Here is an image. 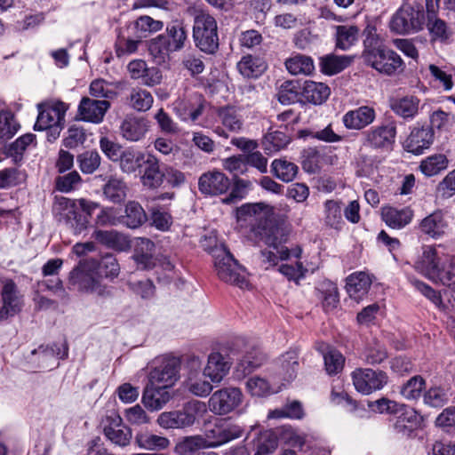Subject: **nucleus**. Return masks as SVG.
Here are the masks:
<instances>
[{"instance_id": "1", "label": "nucleus", "mask_w": 455, "mask_h": 455, "mask_svg": "<svg viewBox=\"0 0 455 455\" xmlns=\"http://www.w3.org/2000/svg\"><path fill=\"white\" fill-rule=\"evenodd\" d=\"M239 232L249 241L263 243L275 249L280 256H290L283 245L288 236V229L283 220L278 218L273 206L265 203L244 204L235 211Z\"/></svg>"}, {"instance_id": "2", "label": "nucleus", "mask_w": 455, "mask_h": 455, "mask_svg": "<svg viewBox=\"0 0 455 455\" xmlns=\"http://www.w3.org/2000/svg\"><path fill=\"white\" fill-rule=\"evenodd\" d=\"M120 266L116 258H82L69 272L68 288L81 293L108 298L113 295L112 287L101 283L103 278L110 281L118 276Z\"/></svg>"}, {"instance_id": "3", "label": "nucleus", "mask_w": 455, "mask_h": 455, "mask_svg": "<svg viewBox=\"0 0 455 455\" xmlns=\"http://www.w3.org/2000/svg\"><path fill=\"white\" fill-rule=\"evenodd\" d=\"M425 12L421 2L407 0L394 14L390 21L391 30L397 34L415 33L423 28Z\"/></svg>"}, {"instance_id": "4", "label": "nucleus", "mask_w": 455, "mask_h": 455, "mask_svg": "<svg viewBox=\"0 0 455 455\" xmlns=\"http://www.w3.org/2000/svg\"><path fill=\"white\" fill-rule=\"evenodd\" d=\"M244 344L243 338H235L228 341L218 352H212L208 356V362L203 374L214 383L220 382L228 373L233 358L231 355L237 352V347Z\"/></svg>"}, {"instance_id": "5", "label": "nucleus", "mask_w": 455, "mask_h": 455, "mask_svg": "<svg viewBox=\"0 0 455 455\" xmlns=\"http://www.w3.org/2000/svg\"><path fill=\"white\" fill-rule=\"evenodd\" d=\"M415 269L434 282H440L455 291V263L449 258H420Z\"/></svg>"}, {"instance_id": "6", "label": "nucleus", "mask_w": 455, "mask_h": 455, "mask_svg": "<svg viewBox=\"0 0 455 455\" xmlns=\"http://www.w3.org/2000/svg\"><path fill=\"white\" fill-rule=\"evenodd\" d=\"M92 238L94 241L77 243L73 246V252L76 256H83L85 253L95 251L96 243L116 252L126 251L131 247L128 237L114 229L95 228L92 234Z\"/></svg>"}, {"instance_id": "7", "label": "nucleus", "mask_w": 455, "mask_h": 455, "mask_svg": "<svg viewBox=\"0 0 455 455\" xmlns=\"http://www.w3.org/2000/svg\"><path fill=\"white\" fill-rule=\"evenodd\" d=\"M193 38L196 47L202 52L213 54L219 48L216 20L206 12L196 14L194 20Z\"/></svg>"}, {"instance_id": "8", "label": "nucleus", "mask_w": 455, "mask_h": 455, "mask_svg": "<svg viewBox=\"0 0 455 455\" xmlns=\"http://www.w3.org/2000/svg\"><path fill=\"white\" fill-rule=\"evenodd\" d=\"M38 108L39 114L34 126L35 130H49L54 133V139H56L64 124L68 106L62 101H54L40 104Z\"/></svg>"}, {"instance_id": "9", "label": "nucleus", "mask_w": 455, "mask_h": 455, "mask_svg": "<svg viewBox=\"0 0 455 455\" xmlns=\"http://www.w3.org/2000/svg\"><path fill=\"white\" fill-rule=\"evenodd\" d=\"M181 358L177 356H164L154 363L148 375V382L151 385L166 386L172 387L180 379Z\"/></svg>"}, {"instance_id": "10", "label": "nucleus", "mask_w": 455, "mask_h": 455, "mask_svg": "<svg viewBox=\"0 0 455 455\" xmlns=\"http://www.w3.org/2000/svg\"><path fill=\"white\" fill-rule=\"evenodd\" d=\"M214 267L219 279L222 282L241 289L249 286L246 268L238 262L236 258H216Z\"/></svg>"}, {"instance_id": "11", "label": "nucleus", "mask_w": 455, "mask_h": 455, "mask_svg": "<svg viewBox=\"0 0 455 455\" xmlns=\"http://www.w3.org/2000/svg\"><path fill=\"white\" fill-rule=\"evenodd\" d=\"M352 380L355 390L367 395L381 390L387 384L388 376L381 370L358 368L352 372Z\"/></svg>"}, {"instance_id": "12", "label": "nucleus", "mask_w": 455, "mask_h": 455, "mask_svg": "<svg viewBox=\"0 0 455 455\" xmlns=\"http://www.w3.org/2000/svg\"><path fill=\"white\" fill-rule=\"evenodd\" d=\"M396 132L394 121L372 126L363 133V144L374 149L389 150L395 144Z\"/></svg>"}, {"instance_id": "13", "label": "nucleus", "mask_w": 455, "mask_h": 455, "mask_svg": "<svg viewBox=\"0 0 455 455\" xmlns=\"http://www.w3.org/2000/svg\"><path fill=\"white\" fill-rule=\"evenodd\" d=\"M364 62L380 74L392 76L403 68L402 58L392 49L381 48L377 52H367Z\"/></svg>"}, {"instance_id": "14", "label": "nucleus", "mask_w": 455, "mask_h": 455, "mask_svg": "<svg viewBox=\"0 0 455 455\" xmlns=\"http://www.w3.org/2000/svg\"><path fill=\"white\" fill-rule=\"evenodd\" d=\"M102 433L111 443L125 447L130 444L132 433V429L123 423L121 416L116 412L107 415L101 422Z\"/></svg>"}, {"instance_id": "15", "label": "nucleus", "mask_w": 455, "mask_h": 455, "mask_svg": "<svg viewBox=\"0 0 455 455\" xmlns=\"http://www.w3.org/2000/svg\"><path fill=\"white\" fill-rule=\"evenodd\" d=\"M242 400L243 393L239 387H223L212 395L209 407L213 413L225 415L236 409Z\"/></svg>"}, {"instance_id": "16", "label": "nucleus", "mask_w": 455, "mask_h": 455, "mask_svg": "<svg viewBox=\"0 0 455 455\" xmlns=\"http://www.w3.org/2000/svg\"><path fill=\"white\" fill-rule=\"evenodd\" d=\"M389 421L392 422L393 430L397 435L412 438L416 435V431L421 427L423 418L416 410L404 404L402 411L390 419Z\"/></svg>"}, {"instance_id": "17", "label": "nucleus", "mask_w": 455, "mask_h": 455, "mask_svg": "<svg viewBox=\"0 0 455 455\" xmlns=\"http://www.w3.org/2000/svg\"><path fill=\"white\" fill-rule=\"evenodd\" d=\"M206 106L205 100L200 94L179 99L173 103L177 116L184 122L196 123L202 116Z\"/></svg>"}, {"instance_id": "18", "label": "nucleus", "mask_w": 455, "mask_h": 455, "mask_svg": "<svg viewBox=\"0 0 455 455\" xmlns=\"http://www.w3.org/2000/svg\"><path fill=\"white\" fill-rule=\"evenodd\" d=\"M228 177L218 170L203 173L198 180V189L205 196H220L230 188Z\"/></svg>"}, {"instance_id": "19", "label": "nucleus", "mask_w": 455, "mask_h": 455, "mask_svg": "<svg viewBox=\"0 0 455 455\" xmlns=\"http://www.w3.org/2000/svg\"><path fill=\"white\" fill-rule=\"evenodd\" d=\"M315 295L321 302L325 313L334 311L339 306V292L336 283L324 279L317 283L315 288Z\"/></svg>"}, {"instance_id": "20", "label": "nucleus", "mask_w": 455, "mask_h": 455, "mask_svg": "<svg viewBox=\"0 0 455 455\" xmlns=\"http://www.w3.org/2000/svg\"><path fill=\"white\" fill-rule=\"evenodd\" d=\"M109 108L110 103L108 100L84 97L78 106V114L84 121L100 124Z\"/></svg>"}, {"instance_id": "21", "label": "nucleus", "mask_w": 455, "mask_h": 455, "mask_svg": "<svg viewBox=\"0 0 455 455\" xmlns=\"http://www.w3.org/2000/svg\"><path fill=\"white\" fill-rule=\"evenodd\" d=\"M376 119V111L371 106H361L347 111L342 118L346 128L350 130H363L371 124Z\"/></svg>"}, {"instance_id": "22", "label": "nucleus", "mask_w": 455, "mask_h": 455, "mask_svg": "<svg viewBox=\"0 0 455 455\" xmlns=\"http://www.w3.org/2000/svg\"><path fill=\"white\" fill-rule=\"evenodd\" d=\"M373 275L365 272H355L347 277L346 289L349 297L359 303L368 294Z\"/></svg>"}, {"instance_id": "23", "label": "nucleus", "mask_w": 455, "mask_h": 455, "mask_svg": "<svg viewBox=\"0 0 455 455\" xmlns=\"http://www.w3.org/2000/svg\"><path fill=\"white\" fill-rule=\"evenodd\" d=\"M260 427L259 425L251 426L246 439L254 434L255 437L252 441H257L255 451L260 452L262 455H269L278 447V437L273 429L262 430Z\"/></svg>"}, {"instance_id": "24", "label": "nucleus", "mask_w": 455, "mask_h": 455, "mask_svg": "<svg viewBox=\"0 0 455 455\" xmlns=\"http://www.w3.org/2000/svg\"><path fill=\"white\" fill-rule=\"evenodd\" d=\"M169 389L166 386L151 385L148 382L142 394L143 404L151 411L162 409L172 397Z\"/></svg>"}, {"instance_id": "25", "label": "nucleus", "mask_w": 455, "mask_h": 455, "mask_svg": "<svg viewBox=\"0 0 455 455\" xmlns=\"http://www.w3.org/2000/svg\"><path fill=\"white\" fill-rule=\"evenodd\" d=\"M434 141V132L430 127L414 128L405 141V148L408 152L420 155L428 148Z\"/></svg>"}, {"instance_id": "26", "label": "nucleus", "mask_w": 455, "mask_h": 455, "mask_svg": "<svg viewBox=\"0 0 455 455\" xmlns=\"http://www.w3.org/2000/svg\"><path fill=\"white\" fill-rule=\"evenodd\" d=\"M137 267L144 270H153L157 281L168 279L169 273L174 269L170 258H132Z\"/></svg>"}, {"instance_id": "27", "label": "nucleus", "mask_w": 455, "mask_h": 455, "mask_svg": "<svg viewBox=\"0 0 455 455\" xmlns=\"http://www.w3.org/2000/svg\"><path fill=\"white\" fill-rule=\"evenodd\" d=\"M426 7L428 12L427 23V30L434 40L443 41L449 37L450 32L446 22L435 14V8L438 7L440 0H425Z\"/></svg>"}, {"instance_id": "28", "label": "nucleus", "mask_w": 455, "mask_h": 455, "mask_svg": "<svg viewBox=\"0 0 455 455\" xmlns=\"http://www.w3.org/2000/svg\"><path fill=\"white\" fill-rule=\"evenodd\" d=\"M266 360V355L260 347L252 345L249 347L244 355L239 359L236 365V371L243 376L251 374L254 370L260 367Z\"/></svg>"}, {"instance_id": "29", "label": "nucleus", "mask_w": 455, "mask_h": 455, "mask_svg": "<svg viewBox=\"0 0 455 455\" xmlns=\"http://www.w3.org/2000/svg\"><path fill=\"white\" fill-rule=\"evenodd\" d=\"M143 163L145 164L144 172L141 176L143 186L148 188H159L164 181V174L160 170L158 159L155 156L148 154Z\"/></svg>"}, {"instance_id": "30", "label": "nucleus", "mask_w": 455, "mask_h": 455, "mask_svg": "<svg viewBox=\"0 0 455 455\" xmlns=\"http://www.w3.org/2000/svg\"><path fill=\"white\" fill-rule=\"evenodd\" d=\"M419 228L425 235L438 239L445 234L448 228V222L443 213L441 211H437L424 218L420 222Z\"/></svg>"}, {"instance_id": "31", "label": "nucleus", "mask_w": 455, "mask_h": 455, "mask_svg": "<svg viewBox=\"0 0 455 455\" xmlns=\"http://www.w3.org/2000/svg\"><path fill=\"white\" fill-rule=\"evenodd\" d=\"M120 129L125 140L139 141L148 131V121L143 117H127L123 121Z\"/></svg>"}, {"instance_id": "32", "label": "nucleus", "mask_w": 455, "mask_h": 455, "mask_svg": "<svg viewBox=\"0 0 455 455\" xmlns=\"http://www.w3.org/2000/svg\"><path fill=\"white\" fill-rule=\"evenodd\" d=\"M419 102L418 97L407 95L393 100L390 102V108L403 119H412L418 115Z\"/></svg>"}, {"instance_id": "33", "label": "nucleus", "mask_w": 455, "mask_h": 455, "mask_svg": "<svg viewBox=\"0 0 455 455\" xmlns=\"http://www.w3.org/2000/svg\"><path fill=\"white\" fill-rule=\"evenodd\" d=\"M204 404L198 401L188 402L184 404L182 410L174 411L176 424L178 428H184L192 426L200 411H203Z\"/></svg>"}, {"instance_id": "34", "label": "nucleus", "mask_w": 455, "mask_h": 455, "mask_svg": "<svg viewBox=\"0 0 455 455\" xmlns=\"http://www.w3.org/2000/svg\"><path fill=\"white\" fill-rule=\"evenodd\" d=\"M302 96L306 101L320 105L330 96V88L323 83L307 81L303 87Z\"/></svg>"}, {"instance_id": "35", "label": "nucleus", "mask_w": 455, "mask_h": 455, "mask_svg": "<svg viewBox=\"0 0 455 455\" xmlns=\"http://www.w3.org/2000/svg\"><path fill=\"white\" fill-rule=\"evenodd\" d=\"M449 388L443 385L431 386L423 393V403L432 408H442L449 403Z\"/></svg>"}, {"instance_id": "36", "label": "nucleus", "mask_w": 455, "mask_h": 455, "mask_svg": "<svg viewBox=\"0 0 455 455\" xmlns=\"http://www.w3.org/2000/svg\"><path fill=\"white\" fill-rule=\"evenodd\" d=\"M127 102L134 110L146 112L151 108L154 103V98L150 92L136 87L131 89Z\"/></svg>"}, {"instance_id": "37", "label": "nucleus", "mask_w": 455, "mask_h": 455, "mask_svg": "<svg viewBox=\"0 0 455 455\" xmlns=\"http://www.w3.org/2000/svg\"><path fill=\"white\" fill-rule=\"evenodd\" d=\"M135 443L141 449L154 451L166 449L170 445V441L164 436L140 431L135 435Z\"/></svg>"}, {"instance_id": "38", "label": "nucleus", "mask_w": 455, "mask_h": 455, "mask_svg": "<svg viewBox=\"0 0 455 455\" xmlns=\"http://www.w3.org/2000/svg\"><path fill=\"white\" fill-rule=\"evenodd\" d=\"M210 433L212 434L214 438L213 441H212L211 445L217 447L241 437L243 435V429L236 425H228L226 427L216 426L210 431Z\"/></svg>"}, {"instance_id": "39", "label": "nucleus", "mask_w": 455, "mask_h": 455, "mask_svg": "<svg viewBox=\"0 0 455 455\" xmlns=\"http://www.w3.org/2000/svg\"><path fill=\"white\" fill-rule=\"evenodd\" d=\"M426 385V379L421 375H414L401 386L400 395L409 401H417L423 397Z\"/></svg>"}, {"instance_id": "40", "label": "nucleus", "mask_w": 455, "mask_h": 455, "mask_svg": "<svg viewBox=\"0 0 455 455\" xmlns=\"http://www.w3.org/2000/svg\"><path fill=\"white\" fill-rule=\"evenodd\" d=\"M382 219L390 228H402L411 222L412 212L409 209L397 210L389 207L383 209Z\"/></svg>"}, {"instance_id": "41", "label": "nucleus", "mask_w": 455, "mask_h": 455, "mask_svg": "<svg viewBox=\"0 0 455 455\" xmlns=\"http://www.w3.org/2000/svg\"><path fill=\"white\" fill-rule=\"evenodd\" d=\"M285 67L289 73L294 76L310 75L314 68L313 60L309 56L295 54L285 61Z\"/></svg>"}, {"instance_id": "42", "label": "nucleus", "mask_w": 455, "mask_h": 455, "mask_svg": "<svg viewBox=\"0 0 455 455\" xmlns=\"http://www.w3.org/2000/svg\"><path fill=\"white\" fill-rule=\"evenodd\" d=\"M404 404L405 403H398L386 396H382L375 401L367 400V406L372 412L387 414L393 418L402 411Z\"/></svg>"}, {"instance_id": "43", "label": "nucleus", "mask_w": 455, "mask_h": 455, "mask_svg": "<svg viewBox=\"0 0 455 455\" xmlns=\"http://www.w3.org/2000/svg\"><path fill=\"white\" fill-rule=\"evenodd\" d=\"M124 212V223L130 228H137L148 220L145 210L135 201L126 204Z\"/></svg>"}, {"instance_id": "44", "label": "nucleus", "mask_w": 455, "mask_h": 455, "mask_svg": "<svg viewBox=\"0 0 455 455\" xmlns=\"http://www.w3.org/2000/svg\"><path fill=\"white\" fill-rule=\"evenodd\" d=\"M331 398L334 403L343 406L347 411L351 413H356L362 417L363 414L366 412L364 404L353 399L345 391H336L335 389H332L331 393Z\"/></svg>"}, {"instance_id": "45", "label": "nucleus", "mask_w": 455, "mask_h": 455, "mask_svg": "<svg viewBox=\"0 0 455 455\" xmlns=\"http://www.w3.org/2000/svg\"><path fill=\"white\" fill-rule=\"evenodd\" d=\"M127 187L122 179L111 177L103 187L105 197L112 203L118 204L126 197Z\"/></svg>"}, {"instance_id": "46", "label": "nucleus", "mask_w": 455, "mask_h": 455, "mask_svg": "<svg viewBox=\"0 0 455 455\" xmlns=\"http://www.w3.org/2000/svg\"><path fill=\"white\" fill-rule=\"evenodd\" d=\"M359 29L356 26L340 25L336 27V45L341 50H348L358 40Z\"/></svg>"}, {"instance_id": "47", "label": "nucleus", "mask_w": 455, "mask_h": 455, "mask_svg": "<svg viewBox=\"0 0 455 455\" xmlns=\"http://www.w3.org/2000/svg\"><path fill=\"white\" fill-rule=\"evenodd\" d=\"M164 28V23L161 20H156L150 16H140L133 24L135 36L137 38H146L151 33L160 31Z\"/></svg>"}, {"instance_id": "48", "label": "nucleus", "mask_w": 455, "mask_h": 455, "mask_svg": "<svg viewBox=\"0 0 455 455\" xmlns=\"http://www.w3.org/2000/svg\"><path fill=\"white\" fill-rule=\"evenodd\" d=\"M237 68L245 77H258L266 69V65L261 59L247 55L238 62Z\"/></svg>"}, {"instance_id": "49", "label": "nucleus", "mask_w": 455, "mask_h": 455, "mask_svg": "<svg viewBox=\"0 0 455 455\" xmlns=\"http://www.w3.org/2000/svg\"><path fill=\"white\" fill-rule=\"evenodd\" d=\"M352 60L348 56L328 55L323 57L320 62L321 70L326 75L339 73L351 64Z\"/></svg>"}, {"instance_id": "50", "label": "nucleus", "mask_w": 455, "mask_h": 455, "mask_svg": "<svg viewBox=\"0 0 455 455\" xmlns=\"http://www.w3.org/2000/svg\"><path fill=\"white\" fill-rule=\"evenodd\" d=\"M218 116L223 126L232 132H238L243 128V120L233 107H223L218 110Z\"/></svg>"}, {"instance_id": "51", "label": "nucleus", "mask_w": 455, "mask_h": 455, "mask_svg": "<svg viewBox=\"0 0 455 455\" xmlns=\"http://www.w3.org/2000/svg\"><path fill=\"white\" fill-rule=\"evenodd\" d=\"M323 361L325 371L330 376L339 374L344 368L345 357L337 348L329 347L323 354Z\"/></svg>"}, {"instance_id": "52", "label": "nucleus", "mask_w": 455, "mask_h": 455, "mask_svg": "<svg viewBox=\"0 0 455 455\" xmlns=\"http://www.w3.org/2000/svg\"><path fill=\"white\" fill-rule=\"evenodd\" d=\"M274 175L283 182H291L298 172V166L286 160L275 159L271 164Z\"/></svg>"}, {"instance_id": "53", "label": "nucleus", "mask_w": 455, "mask_h": 455, "mask_svg": "<svg viewBox=\"0 0 455 455\" xmlns=\"http://www.w3.org/2000/svg\"><path fill=\"white\" fill-rule=\"evenodd\" d=\"M166 36L170 39L172 51H180L185 46L188 36L182 23L178 21L169 23L166 27Z\"/></svg>"}, {"instance_id": "54", "label": "nucleus", "mask_w": 455, "mask_h": 455, "mask_svg": "<svg viewBox=\"0 0 455 455\" xmlns=\"http://www.w3.org/2000/svg\"><path fill=\"white\" fill-rule=\"evenodd\" d=\"M448 166V159L443 154L433 155L424 159L420 164L421 172L428 177L438 174Z\"/></svg>"}, {"instance_id": "55", "label": "nucleus", "mask_w": 455, "mask_h": 455, "mask_svg": "<svg viewBox=\"0 0 455 455\" xmlns=\"http://www.w3.org/2000/svg\"><path fill=\"white\" fill-rule=\"evenodd\" d=\"M304 410L299 401H292L286 403L282 409H275L269 411L268 418L281 419L289 418L293 419H301L304 417Z\"/></svg>"}, {"instance_id": "56", "label": "nucleus", "mask_w": 455, "mask_h": 455, "mask_svg": "<svg viewBox=\"0 0 455 455\" xmlns=\"http://www.w3.org/2000/svg\"><path fill=\"white\" fill-rule=\"evenodd\" d=\"M118 159L120 168L126 173H132L140 165V162L144 161V155L140 152H136L132 148L124 149Z\"/></svg>"}, {"instance_id": "57", "label": "nucleus", "mask_w": 455, "mask_h": 455, "mask_svg": "<svg viewBox=\"0 0 455 455\" xmlns=\"http://www.w3.org/2000/svg\"><path fill=\"white\" fill-rule=\"evenodd\" d=\"M435 426L443 433L455 434V406L446 407L435 418Z\"/></svg>"}, {"instance_id": "58", "label": "nucleus", "mask_w": 455, "mask_h": 455, "mask_svg": "<svg viewBox=\"0 0 455 455\" xmlns=\"http://www.w3.org/2000/svg\"><path fill=\"white\" fill-rule=\"evenodd\" d=\"M77 164L84 174L93 173L100 165V156L97 151H85L77 156Z\"/></svg>"}, {"instance_id": "59", "label": "nucleus", "mask_w": 455, "mask_h": 455, "mask_svg": "<svg viewBox=\"0 0 455 455\" xmlns=\"http://www.w3.org/2000/svg\"><path fill=\"white\" fill-rule=\"evenodd\" d=\"M325 223L332 228L339 229L343 224L339 203L328 200L324 204Z\"/></svg>"}, {"instance_id": "60", "label": "nucleus", "mask_w": 455, "mask_h": 455, "mask_svg": "<svg viewBox=\"0 0 455 455\" xmlns=\"http://www.w3.org/2000/svg\"><path fill=\"white\" fill-rule=\"evenodd\" d=\"M289 142L290 139L284 132L275 131L264 137L263 145L266 151L272 153L283 149Z\"/></svg>"}, {"instance_id": "61", "label": "nucleus", "mask_w": 455, "mask_h": 455, "mask_svg": "<svg viewBox=\"0 0 455 455\" xmlns=\"http://www.w3.org/2000/svg\"><path fill=\"white\" fill-rule=\"evenodd\" d=\"M67 224L73 229L74 233L81 234L86 229L89 224V218L78 212L77 206L72 203L71 209L67 214Z\"/></svg>"}, {"instance_id": "62", "label": "nucleus", "mask_w": 455, "mask_h": 455, "mask_svg": "<svg viewBox=\"0 0 455 455\" xmlns=\"http://www.w3.org/2000/svg\"><path fill=\"white\" fill-rule=\"evenodd\" d=\"M18 287L12 279H7L1 290V298L4 304L12 307L14 309L20 311L18 298Z\"/></svg>"}, {"instance_id": "63", "label": "nucleus", "mask_w": 455, "mask_h": 455, "mask_svg": "<svg viewBox=\"0 0 455 455\" xmlns=\"http://www.w3.org/2000/svg\"><path fill=\"white\" fill-rule=\"evenodd\" d=\"M304 265L301 261L297 260L294 263H283L278 267V271L283 275L289 281L299 283V281L305 278Z\"/></svg>"}, {"instance_id": "64", "label": "nucleus", "mask_w": 455, "mask_h": 455, "mask_svg": "<svg viewBox=\"0 0 455 455\" xmlns=\"http://www.w3.org/2000/svg\"><path fill=\"white\" fill-rule=\"evenodd\" d=\"M408 282L422 295L427 298L435 304H438L442 302V297L438 291L433 289L427 283L419 280L412 275H407Z\"/></svg>"}]
</instances>
